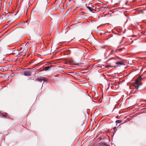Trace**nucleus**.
Listing matches in <instances>:
<instances>
[{
  "instance_id": "4",
  "label": "nucleus",
  "mask_w": 146,
  "mask_h": 146,
  "mask_svg": "<svg viewBox=\"0 0 146 146\" xmlns=\"http://www.w3.org/2000/svg\"><path fill=\"white\" fill-rule=\"evenodd\" d=\"M36 80L40 82H42V81H46L47 79L46 78L44 77H41V78H36Z\"/></svg>"
},
{
  "instance_id": "2",
  "label": "nucleus",
  "mask_w": 146,
  "mask_h": 146,
  "mask_svg": "<svg viewBox=\"0 0 146 146\" xmlns=\"http://www.w3.org/2000/svg\"><path fill=\"white\" fill-rule=\"evenodd\" d=\"M19 48V49L20 52L23 53V54L25 53L28 50V47L26 46H21Z\"/></svg>"
},
{
  "instance_id": "10",
  "label": "nucleus",
  "mask_w": 146,
  "mask_h": 146,
  "mask_svg": "<svg viewBox=\"0 0 146 146\" xmlns=\"http://www.w3.org/2000/svg\"><path fill=\"white\" fill-rule=\"evenodd\" d=\"M106 67L107 68H109V67H114L113 66H110V65H108V66H106Z\"/></svg>"
},
{
  "instance_id": "16",
  "label": "nucleus",
  "mask_w": 146,
  "mask_h": 146,
  "mask_svg": "<svg viewBox=\"0 0 146 146\" xmlns=\"http://www.w3.org/2000/svg\"><path fill=\"white\" fill-rule=\"evenodd\" d=\"M43 71L42 70H40L39 71V72H40V71Z\"/></svg>"
},
{
  "instance_id": "13",
  "label": "nucleus",
  "mask_w": 146,
  "mask_h": 146,
  "mask_svg": "<svg viewBox=\"0 0 146 146\" xmlns=\"http://www.w3.org/2000/svg\"><path fill=\"white\" fill-rule=\"evenodd\" d=\"M114 58H111L110 59H109V60H111V59H113Z\"/></svg>"
},
{
  "instance_id": "6",
  "label": "nucleus",
  "mask_w": 146,
  "mask_h": 146,
  "mask_svg": "<svg viewBox=\"0 0 146 146\" xmlns=\"http://www.w3.org/2000/svg\"><path fill=\"white\" fill-rule=\"evenodd\" d=\"M52 66H48L45 67L42 70L46 71L48 70L49 69L51 68V67Z\"/></svg>"
},
{
  "instance_id": "5",
  "label": "nucleus",
  "mask_w": 146,
  "mask_h": 146,
  "mask_svg": "<svg viewBox=\"0 0 146 146\" xmlns=\"http://www.w3.org/2000/svg\"><path fill=\"white\" fill-rule=\"evenodd\" d=\"M115 64H117V66H114V68H116L117 66H119V65H123L124 64L123 62H119V61H118V62H116Z\"/></svg>"
},
{
  "instance_id": "3",
  "label": "nucleus",
  "mask_w": 146,
  "mask_h": 146,
  "mask_svg": "<svg viewBox=\"0 0 146 146\" xmlns=\"http://www.w3.org/2000/svg\"><path fill=\"white\" fill-rule=\"evenodd\" d=\"M24 75L26 76H30L31 75V72L30 70H27L24 73Z\"/></svg>"
},
{
  "instance_id": "12",
  "label": "nucleus",
  "mask_w": 146,
  "mask_h": 146,
  "mask_svg": "<svg viewBox=\"0 0 146 146\" xmlns=\"http://www.w3.org/2000/svg\"><path fill=\"white\" fill-rule=\"evenodd\" d=\"M11 17H12L11 16V15H10V16H9V19H10V18H11Z\"/></svg>"
},
{
  "instance_id": "15",
  "label": "nucleus",
  "mask_w": 146,
  "mask_h": 146,
  "mask_svg": "<svg viewBox=\"0 0 146 146\" xmlns=\"http://www.w3.org/2000/svg\"><path fill=\"white\" fill-rule=\"evenodd\" d=\"M70 64H74V63H70Z\"/></svg>"
},
{
  "instance_id": "14",
  "label": "nucleus",
  "mask_w": 146,
  "mask_h": 146,
  "mask_svg": "<svg viewBox=\"0 0 146 146\" xmlns=\"http://www.w3.org/2000/svg\"><path fill=\"white\" fill-rule=\"evenodd\" d=\"M127 3H128L127 2H127H126L125 3V5H127Z\"/></svg>"
},
{
  "instance_id": "9",
  "label": "nucleus",
  "mask_w": 146,
  "mask_h": 146,
  "mask_svg": "<svg viewBox=\"0 0 146 146\" xmlns=\"http://www.w3.org/2000/svg\"><path fill=\"white\" fill-rule=\"evenodd\" d=\"M116 128L117 127H115L113 128V129L115 131L116 130Z\"/></svg>"
},
{
  "instance_id": "8",
  "label": "nucleus",
  "mask_w": 146,
  "mask_h": 146,
  "mask_svg": "<svg viewBox=\"0 0 146 146\" xmlns=\"http://www.w3.org/2000/svg\"><path fill=\"white\" fill-rule=\"evenodd\" d=\"M122 122V120H117L116 121L117 123H120Z\"/></svg>"
},
{
  "instance_id": "1",
  "label": "nucleus",
  "mask_w": 146,
  "mask_h": 146,
  "mask_svg": "<svg viewBox=\"0 0 146 146\" xmlns=\"http://www.w3.org/2000/svg\"><path fill=\"white\" fill-rule=\"evenodd\" d=\"M142 79L143 78L141 77V76H139L133 84V85L135 87V88L137 89H138L139 86L142 84L141 81Z\"/></svg>"
},
{
  "instance_id": "11",
  "label": "nucleus",
  "mask_w": 146,
  "mask_h": 146,
  "mask_svg": "<svg viewBox=\"0 0 146 146\" xmlns=\"http://www.w3.org/2000/svg\"><path fill=\"white\" fill-rule=\"evenodd\" d=\"M2 116L4 117H6V115L5 114H3Z\"/></svg>"
},
{
  "instance_id": "7",
  "label": "nucleus",
  "mask_w": 146,
  "mask_h": 146,
  "mask_svg": "<svg viewBox=\"0 0 146 146\" xmlns=\"http://www.w3.org/2000/svg\"><path fill=\"white\" fill-rule=\"evenodd\" d=\"M87 7L91 11H92L93 10V8L89 6H88Z\"/></svg>"
}]
</instances>
